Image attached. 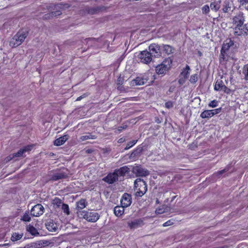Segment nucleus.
I'll list each match as a JSON object with an SVG mask.
<instances>
[{
	"instance_id": "obj_10",
	"label": "nucleus",
	"mask_w": 248,
	"mask_h": 248,
	"mask_svg": "<svg viewBox=\"0 0 248 248\" xmlns=\"http://www.w3.org/2000/svg\"><path fill=\"white\" fill-rule=\"evenodd\" d=\"M234 34L235 36H241L248 33V27L247 24H245L243 25L235 26L234 28Z\"/></svg>"
},
{
	"instance_id": "obj_38",
	"label": "nucleus",
	"mask_w": 248,
	"mask_h": 248,
	"mask_svg": "<svg viewBox=\"0 0 248 248\" xmlns=\"http://www.w3.org/2000/svg\"><path fill=\"white\" fill-rule=\"evenodd\" d=\"M210 8L212 10H214L215 11H217L218 10L219 8V6L218 4L216 3L215 2H212L210 4Z\"/></svg>"
},
{
	"instance_id": "obj_2",
	"label": "nucleus",
	"mask_w": 248,
	"mask_h": 248,
	"mask_svg": "<svg viewBox=\"0 0 248 248\" xmlns=\"http://www.w3.org/2000/svg\"><path fill=\"white\" fill-rule=\"evenodd\" d=\"M134 190L135 196L141 197L147 191V184L145 181L140 178H137L134 182Z\"/></svg>"
},
{
	"instance_id": "obj_26",
	"label": "nucleus",
	"mask_w": 248,
	"mask_h": 248,
	"mask_svg": "<svg viewBox=\"0 0 248 248\" xmlns=\"http://www.w3.org/2000/svg\"><path fill=\"white\" fill-rule=\"evenodd\" d=\"M213 116V115L211 110H204L200 115V117L202 119L209 118Z\"/></svg>"
},
{
	"instance_id": "obj_15",
	"label": "nucleus",
	"mask_w": 248,
	"mask_h": 248,
	"mask_svg": "<svg viewBox=\"0 0 248 248\" xmlns=\"http://www.w3.org/2000/svg\"><path fill=\"white\" fill-rule=\"evenodd\" d=\"M132 203V196L131 194L124 193L121 200V204L124 207L129 206Z\"/></svg>"
},
{
	"instance_id": "obj_17",
	"label": "nucleus",
	"mask_w": 248,
	"mask_h": 248,
	"mask_svg": "<svg viewBox=\"0 0 248 248\" xmlns=\"http://www.w3.org/2000/svg\"><path fill=\"white\" fill-rule=\"evenodd\" d=\"M115 173L118 175V178L121 176H124L126 173L130 172V169L127 166H124L120 167L119 169H115L114 170Z\"/></svg>"
},
{
	"instance_id": "obj_11",
	"label": "nucleus",
	"mask_w": 248,
	"mask_h": 248,
	"mask_svg": "<svg viewBox=\"0 0 248 248\" xmlns=\"http://www.w3.org/2000/svg\"><path fill=\"white\" fill-rule=\"evenodd\" d=\"M45 209L41 204L34 205L31 209V215L34 217H39L43 214Z\"/></svg>"
},
{
	"instance_id": "obj_44",
	"label": "nucleus",
	"mask_w": 248,
	"mask_h": 248,
	"mask_svg": "<svg viewBox=\"0 0 248 248\" xmlns=\"http://www.w3.org/2000/svg\"><path fill=\"white\" fill-rule=\"evenodd\" d=\"M24 153L23 149H20L17 153L13 154L14 157L21 156Z\"/></svg>"
},
{
	"instance_id": "obj_32",
	"label": "nucleus",
	"mask_w": 248,
	"mask_h": 248,
	"mask_svg": "<svg viewBox=\"0 0 248 248\" xmlns=\"http://www.w3.org/2000/svg\"><path fill=\"white\" fill-rule=\"evenodd\" d=\"M168 207L165 205H162L155 210V213L157 214H161L164 213L167 210Z\"/></svg>"
},
{
	"instance_id": "obj_34",
	"label": "nucleus",
	"mask_w": 248,
	"mask_h": 248,
	"mask_svg": "<svg viewBox=\"0 0 248 248\" xmlns=\"http://www.w3.org/2000/svg\"><path fill=\"white\" fill-rule=\"evenodd\" d=\"M87 202L85 199H80L78 201V208L83 209L87 205Z\"/></svg>"
},
{
	"instance_id": "obj_37",
	"label": "nucleus",
	"mask_w": 248,
	"mask_h": 248,
	"mask_svg": "<svg viewBox=\"0 0 248 248\" xmlns=\"http://www.w3.org/2000/svg\"><path fill=\"white\" fill-rule=\"evenodd\" d=\"M243 71L245 75V79L247 80H248V64H247L244 66Z\"/></svg>"
},
{
	"instance_id": "obj_1",
	"label": "nucleus",
	"mask_w": 248,
	"mask_h": 248,
	"mask_svg": "<svg viewBox=\"0 0 248 248\" xmlns=\"http://www.w3.org/2000/svg\"><path fill=\"white\" fill-rule=\"evenodd\" d=\"M28 34L29 31L26 30L18 31L10 40V46L12 47H16L19 46L24 41Z\"/></svg>"
},
{
	"instance_id": "obj_28",
	"label": "nucleus",
	"mask_w": 248,
	"mask_h": 248,
	"mask_svg": "<svg viewBox=\"0 0 248 248\" xmlns=\"http://www.w3.org/2000/svg\"><path fill=\"white\" fill-rule=\"evenodd\" d=\"M46 243L42 241H38L36 242L31 243L29 248H41Z\"/></svg>"
},
{
	"instance_id": "obj_53",
	"label": "nucleus",
	"mask_w": 248,
	"mask_h": 248,
	"mask_svg": "<svg viewBox=\"0 0 248 248\" xmlns=\"http://www.w3.org/2000/svg\"><path fill=\"white\" fill-rule=\"evenodd\" d=\"M176 197H177V196H176H176H172V197L171 198V200H170V201H169V199H167V202H170V203H171V202L174 201V200L176 198Z\"/></svg>"
},
{
	"instance_id": "obj_36",
	"label": "nucleus",
	"mask_w": 248,
	"mask_h": 248,
	"mask_svg": "<svg viewBox=\"0 0 248 248\" xmlns=\"http://www.w3.org/2000/svg\"><path fill=\"white\" fill-rule=\"evenodd\" d=\"M52 203L54 205H56L58 207H61L63 203L62 202V201L61 199L55 198L53 200Z\"/></svg>"
},
{
	"instance_id": "obj_13",
	"label": "nucleus",
	"mask_w": 248,
	"mask_h": 248,
	"mask_svg": "<svg viewBox=\"0 0 248 248\" xmlns=\"http://www.w3.org/2000/svg\"><path fill=\"white\" fill-rule=\"evenodd\" d=\"M132 171L137 176H146L149 174V171L140 166H136L132 169Z\"/></svg>"
},
{
	"instance_id": "obj_8",
	"label": "nucleus",
	"mask_w": 248,
	"mask_h": 248,
	"mask_svg": "<svg viewBox=\"0 0 248 248\" xmlns=\"http://www.w3.org/2000/svg\"><path fill=\"white\" fill-rule=\"evenodd\" d=\"M138 57L140 62L144 64H149L152 60L151 53L147 50L140 51L138 55Z\"/></svg>"
},
{
	"instance_id": "obj_24",
	"label": "nucleus",
	"mask_w": 248,
	"mask_h": 248,
	"mask_svg": "<svg viewBox=\"0 0 248 248\" xmlns=\"http://www.w3.org/2000/svg\"><path fill=\"white\" fill-rule=\"evenodd\" d=\"M143 224V220L141 219L134 220L129 223V226L131 228H137Z\"/></svg>"
},
{
	"instance_id": "obj_5",
	"label": "nucleus",
	"mask_w": 248,
	"mask_h": 248,
	"mask_svg": "<svg viewBox=\"0 0 248 248\" xmlns=\"http://www.w3.org/2000/svg\"><path fill=\"white\" fill-rule=\"evenodd\" d=\"M68 7L69 5L67 4H64L62 3H59L55 5L53 9L54 10V11L50 13L45 14L43 16V18L45 19H48L60 16L62 14V10Z\"/></svg>"
},
{
	"instance_id": "obj_59",
	"label": "nucleus",
	"mask_w": 248,
	"mask_h": 248,
	"mask_svg": "<svg viewBox=\"0 0 248 248\" xmlns=\"http://www.w3.org/2000/svg\"><path fill=\"white\" fill-rule=\"evenodd\" d=\"M80 108H78V112L80 111V110L79 109Z\"/></svg>"
},
{
	"instance_id": "obj_45",
	"label": "nucleus",
	"mask_w": 248,
	"mask_h": 248,
	"mask_svg": "<svg viewBox=\"0 0 248 248\" xmlns=\"http://www.w3.org/2000/svg\"><path fill=\"white\" fill-rule=\"evenodd\" d=\"M202 12L204 14H207L210 11L209 7L207 5H205L202 8Z\"/></svg>"
},
{
	"instance_id": "obj_57",
	"label": "nucleus",
	"mask_w": 248,
	"mask_h": 248,
	"mask_svg": "<svg viewBox=\"0 0 248 248\" xmlns=\"http://www.w3.org/2000/svg\"><path fill=\"white\" fill-rule=\"evenodd\" d=\"M82 98H83V97H82V96H79V97H78V101H79V100H80Z\"/></svg>"
},
{
	"instance_id": "obj_39",
	"label": "nucleus",
	"mask_w": 248,
	"mask_h": 248,
	"mask_svg": "<svg viewBox=\"0 0 248 248\" xmlns=\"http://www.w3.org/2000/svg\"><path fill=\"white\" fill-rule=\"evenodd\" d=\"M197 80L198 76L197 74H193L191 76L189 81L191 83H195Z\"/></svg>"
},
{
	"instance_id": "obj_27",
	"label": "nucleus",
	"mask_w": 248,
	"mask_h": 248,
	"mask_svg": "<svg viewBox=\"0 0 248 248\" xmlns=\"http://www.w3.org/2000/svg\"><path fill=\"white\" fill-rule=\"evenodd\" d=\"M27 230L33 235L39 234L37 230L32 225H29L27 228Z\"/></svg>"
},
{
	"instance_id": "obj_48",
	"label": "nucleus",
	"mask_w": 248,
	"mask_h": 248,
	"mask_svg": "<svg viewBox=\"0 0 248 248\" xmlns=\"http://www.w3.org/2000/svg\"><path fill=\"white\" fill-rule=\"evenodd\" d=\"M32 146L31 145H28L27 146L24 147L23 149L24 150V153L27 151H31Z\"/></svg>"
},
{
	"instance_id": "obj_41",
	"label": "nucleus",
	"mask_w": 248,
	"mask_h": 248,
	"mask_svg": "<svg viewBox=\"0 0 248 248\" xmlns=\"http://www.w3.org/2000/svg\"><path fill=\"white\" fill-rule=\"evenodd\" d=\"M62 209L64 213H65L66 214L69 215V207L67 204L63 203L62 204Z\"/></svg>"
},
{
	"instance_id": "obj_23",
	"label": "nucleus",
	"mask_w": 248,
	"mask_h": 248,
	"mask_svg": "<svg viewBox=\"0 0 248 248\" xmlns=\"http://www.w3.org/2000/svg\"><path fill=\"white\" fill-rule=\"evenodd\" d=\"M46 226L47 229L50 232L55 231L57 229L56 224L52 220L47 221L46 223Z\"/></svg>"
},
{
	"instance_id": "obj_58",
	"label": "nucleus",
	"mask_w": 248,
	"mask_h": 248,
	"mask_svg": "<svg viewBox=\"0 0 248 248\" xmlns=\"http://www.w3.org/2000/svg\"><path fill=\"white\" fill-rule=\"evenodd\" d=\"M87 152H88V153H91V150H88L87 151Z\"/></svg>"
},
{
	"instance_id": "obj_31",
	"label": "nucleus",
	"mask_w": 248,
	"mask_h": 248,
	"mask_svg": "<svg viewBox=\"0 0 248 248\" xmlns=\"http://www.w3.org/2000/svg\"><path fill=\"white\" fill-rule=\"evenodd\" d=\"M189 70L190 67L187 65L181 73L180 76H182L185 79L188 76Z\"/></svg>"
},
{
	"instance_id": "obj_29",
	"label": "nucleus",
	"mask_w": 248,
	"mask_h": 248,
	"mask_svg": "<svg viewBox=\"0 0 248 248\" xmlns=\"http://www.w3.org/2000/svg\"><path fill=\"white\" fill-rule=\"evenodd\" d=\"M96 136L93 135L91 133H87L86 135L82 136L80 138L81 141H84L88 139H95Z\"/></svg>"
},
{
	"instance_id": "obj_25",
	"label": "nucleus",
	"mask_w": 248,
	"mask_h": 248,
	"mask_svg": "<svg viewBox=\"0 0 248 248\" xmlns=\"http://www.w3.org/2000/svg\"><path fill=\"white\" fill-rule=\"evenodd\" d=\"M162 48H163V51L168 55L173 53L174 51L173 47L169 45H163Z\"/></svg>"
},
{
	"instance_id": "obj_19",
	"label": "nucleus",
	"mask_w": 248,
	"mask_h": 248,
	"mask_svg": "<svg viewBox=\"0 0 248 248\" xmlns=\"http://www.w3.org/2000/svg\"><path fill=\"white\" fill-rule=\"evenodd\" d=\"M142 77L144 78L145 82L148 84L153 83L155 79V75L150 72L144 73L142 75Z\"/></svg>"
},
{
	"instance_id": "obj_21",
	"label": "nucleus",
	"mask_w": 248,
	"mask_h": 248,
	"mask_svg": "<svg viewBox=\"0 0 248 248\" xmlns=\"http://www.w3.org/2000/svg\"><path fill=\"white\" fill-rule=\"evenodd\" d=\"M124 208L125 207H123L122 205L121 206H115L113 210L114 214L117 217L122 216L124 213Z\"/></svg>"
},
{
	"instance_id": "obj_43",
	"label": "nucleus",
	"mask_w": 248,
	"mask_h": 248,
	"mask_svg": "<svg viewBox=\"0 0 248 248\" xmlns=\"http://www.w3.org/2000/svg\"><path fill=\"white\" fill-rule=\"evenodd\" d=\"M228 170V169L225 168L221 170L218 171L214 174L216 175L217 177H220L222 174H223L225 172H227Z\"/></svg>"
},
{
	"instance_id": "obj_14",
	"label": "nucleus",
	"mask_w": 248,
	"mask_h": 248,
	"mask_svg": "<svg viewBox=\"0 0 248 248\" xmlns=\"http://www.w3.org/2000/svg\"><path fill=\"white\" fill-rule=\"evenodd\" d=\"M245 20V16L244 14L239 12L233 17V23L235 26L243 25L244 21Z\"/></svg>"
},
{
	"instance_id": "obj_18",
	"label": "nucleus",
	"mask_w": 248,
	"mask_h": 248,
	"mask_svg": "<svg viewBox=\"0 0 248 248\" xmlns=\"http://www.w3.org/2000/svg\"><path fill=\"white\" fill-rule=\"evenodd\" d=\"M67 176V174L61 171H57L54 173L51 176L50 180L52 181H57L60 179L65 178Z\"/></svg>"
},
{
	"instance_id": "obj_35",
	"label": "nucleus",
	"mask_w": 248,
	"mask_h": 248,
	"mask_svg": "<svg viewBox=\"0 0 248 248\" xmlns=\"http://www.w3.org/2000/svg\"><path fill=\"white\" fill-rule=\"evenodd\" d=\"M142 147L138 146L131 154V156H134L140 153L142 151Z\"/></svg>"
},
{
	"instance_id": "obj_30",
	"label": "nucleus",
	"mask_w": 248,
	"mask_h": 248,
	"mask_svg": "<svg viewBox=\"0 0 248 248\" xmlns=\"http://www.w3.org/2000/svg\"><path fill=\"white\" fill-rule=\"evenodd\" d=\"M23 235V233H19L16 232L13 233L11 236V240L13 242L18 241L22 237Z\"/></svg>"
},
{
	"instance_id": "obj_42",
	"label": "nucleus",
	"mask_w": 248,
	"mask_h": 248,
	"mask_svg": "<svg viewBox=\"0 0 248 248\" xmlns=\"http://www.w3.org/2000/svg\"><path fill=\"white\" fill-rule=\"evenodd\" d=\"M21 220H22L24 221H28V222L30 221L31 220V218L29 215V213H26L22 217Z\"/></svg>"
},
{
	"instance_id": "obj_22",
	"label": "nucleus",
	"mask_w": 248,
	"mask_h": 248,
	"mask_svg": "<svg viewBox=\"0 0 248 248\" xmlns=\"http://www.w3.org/2000/svg\"><path fill=\"white\" fill-rule=\"evenodd\" d=\"M67 139L66 135L60 137L54 140V144L56 146H60L62 145L67 140Z\"/></svg>"
},
{
	"instance_id": "obj_46",
	"label": "nucleus",
	"mask_w": 248,
	"mask_h": 248,
	"mask_svg": "<svg viewBox=\"0 0 248 248\" xmlns=\"http://www.w3.org/2000/svg\"><path fill=\"white\" fill-rule=\"evenodd\" d=\"M173 220L172 219H170L167 221L165 222L163 224V226L167 227L170 225H171L173 224Z\"/></svg>"
},
{
	"instance_id": "obj_33",
	"label": "nucleus",
	"mask_w": 248,
	"mask_h": 248,
	"mask_svg": "<svg viewBox=\"0 0 248 248\" xmlns=\"http://www.w3.org/2000/svg\"><path fill=\"white\" fill-rule=\"evenodd\" d=\"M137 142L138 140H132V141L128 142L127 143L125 147L124 148V150H127L129 149L130 148L134 146L137 143Z\"/></svg>"
},
{
	"instance_id": "obj_56",
	"label": "nucleus",
	"mask_w": 248,
	"mask_h": 248,
	"mask_svg": "<svg viewBox=\"0 0 248 248\" xmlns=\"http://www.w3.org/2000/svg\"><path fill=\"white\" fill-rule=\"evenodd\" d=\"M90 40H91V38H86V39H85L84 40V42H88V41Z\"/></svg>"
},
{
	"instance_id": "obj_9",
	"label": "nucleus",
	"mask_w": 248,
	"mask_h": 248,
	"mask_svg": "<svg viewBox=\"0 0 248 248\" xmlns=\"http://www.w3.org/2000/svg\"><path fill=\"white\" fill-rule=\"evenodd\" d=\"M214 90L217 91H222L228 94L231 93V90L225 85L223 81L221 79H217L214 86Z\"/></svg>"
},
{
	"instance_id": "obj_7",
	"label": "nucleus",
	"mask_w": 248,
	"mask_h": 248,
	"mask_svg": "<svg viewBox=\"0 0 248 248\" xmlns=\"http://www.w3.org/2000/svg\"><path fill=\"white\" fill-rule=\"evenodd\" d=\"M161 50V46L157 44L152 43L149 46V52L151 53L152 57H160L162 55Z\"/></svg>"
},
{
	"instance_id": "obj_12",
	"label": "nucleus",
	"mask_w": 248,
	"mask_h": 248,
	"mask_svg": "<svg viewBox=\"0 0 248 248\" xmlns=\"http://www.w3.org/2000/svg\"><path fill=\"white\" fill-rule=\"evenodd\" d=\"M102 180L108 184H112L118 180V178L117 173L114 171L108 173Z\"/></svg>"
},
{
	"instance_id": "obj_3",
	"label": "nucleus",
	"mask_w": 248,
	"mask_h": 248,
	"mask_svg": "<svg viewBox=\"0 0 248 248\" xmlns=\"http://www.w3.org/2000/svg\"><path fill=\"white\" fill-rule=\"evenodd\" d=\"M233 41L231 38H228L224 41L219 56V61L220 62L228 61V52L230 47L233 46Z\"/></svg>"
},
{
	"instance_id": "obj_47",
	"label": "nucleus",
	"mask_w": 248,
	"mask_h": 248,
	"mask_svg": "<svg viewBox=\"0 0 248 248\" xmlns=\"http://www.w3.org/2000/svg\"><path fill=\"white\" fill-rule=\"evenodd\" d=\"M221 110L222 108H219L215 109H212L211 110V111L212 112L213 115L214 116L216 114L219 113L221 112Z\"/></svg>"
},
{
	"instance_id": "obj_55",
	"label": "nucleus",
	"mask_w": 248,
	"mask_h": 248,
	"mask_svg": "<svg viewBox=\"0 0 248 248\" xmlns=\"http://www.w3.org/2000/svg\"><path fill=\"white\" fill-rule=\"evenodd\" d=\"M14 157H15L13 156V154L12 155H10L8 156L7 157V161H10L11 160H12Z\"/></svg>"
},
{
	"instance_id": "obj_6",
	"label": "nucleus",
	"mask_w": 248,
	"mask_h": 248,
	"mask_svg": "<svg viewBox=\"0 0 248 248\" xmlns=\"http://www.w3.org/2000/svg\"><path fill=\"white\" fill-rule=\"evenodd\" d=\"M80 215L83 218L91 222H96L100 217V216L96 212H88L85 210L80 211Z\"/></svg>"
},
{
	"instance_id": "obj_20",
	"label": "nucleus",
	"mask_w": 248,
	"mask_h": 248,
	"mask_svg": "<svg viewBox=\"0 0 248 248\" xmlns=\"http://www.w3.org/2000/svg\"><path fill=\"white\" fill-rule=\"evenodd\" d=\"M132 84L133 85H142L146 84V83L145 82L144 78L142 75L141 76L137 77L136 78L132 80Z\"/></svg>"
},
{
	"instance_id": "obj_16",
	"label": "nucleus",
	"mask_w": 248,
	"mask_h": 248,
	"mask_svg": "<svg viewBox=\"0 0 248 248\" xmlns=\"http://www.w3.org/2000/svg\"><path fill=\"white\" fill-rule=\"evenodd\" d=\"M105 10L106 7L103 6L94 7H87L85 9V12L90 15H94L105 11Z\"/></svg>"
},
{
	"instance_id": "obj_4",
	"label": "nucleus",
	"mask_w": 248,
	"mask_h": 248,
	"mask_svg": "<svg viewBox=\"0 0 248 248\" xmlns=\"http://www.w3.org/2000/svg\"><path fill=\"white\" fill-rule=\"evenodd\" d=\"M172 60L165 59L160 64L155 67V72L158 75L164 76L170 69Z\"/></svg>"
},
{
	"instance_id": "obj_49",
	"label": "nucleus",
	"mask_w": 248,
	"mask_h": 248,
	"mask_svg": "<svg viewBox=\"0 0 248 248\" xmlns=\"http://www.w3.org/2000/svg\"><path fill=\"white\" fill-rule=\"evenodd\" d=\"M127 126L126 125H124L123 126H120L118 127V130L119 132H121L123 130L127 128Z\"/></svg>"
},
{
	"instance_id": "obj_50",
	"label": "nucleus",
	"mask_w": 248,
	"mask_h": 248,
	"mask_svg": "<svg viewBox=\"0 0 248 248\" xmlns=\"http://www.w3.org/2000/svg\"><path fill=\"white\" fill-rule=\"evenodd\" d=\"M239 3L241 5L243 6L248 3V0H239Z\"/></svg>"
},
{
	"instance_id": "obj_51",
	"label": "nucleus",
	"mask_w": 248,
	"mask_h": 248,
	"mask_svg": "<svg viewBox=\"0 0 248 248\" xmlns=\"http://www.w3.org/2000/svg\"><path fill=\"white\" fill-rule=\"evenodd\" d=\"M123 81L124 79L121 78V77H119L117 79V84L118 85H122L123 84Z\"/></svg>"
},
{
	"instance_id": "obj_40",
	"label": "nucleus",
	"mask_w": 248,
	"mask_h": 248,
	"mask_svg": "<svg viewBox=\"0 0 248 248\" xmlns=\"http://www.w3.org/2000/svg\"><path fill=\"white\" fill-rule=\"evenodd\" d=\"M218 102L217 100H213L208 104V106L211 108H215L218 106Z\"/></svg>"
},
{
	"instance_id": "obj_52",
	"label": "nucleus",
	"mask_w": 248,
	"mask_h": 248,
	"mask_svg": "<svg viewBox=\"0 0 248 248\" xmlns=\"http://www.w3.org/2000/svg\"><path fill=\"white\" fill-rule=\"evenodd\" d=\"M165 106L167 108H170L172 107V104L170 102H168L165 103Z\"/></svg>"
},
{
	"instance_id": "obj_54",
	"label": "nucleus",
	"mask_w": 248,
	"mask_h": 248,
	"mask_svg": "<svg viewBox=\"0 0 248 248\" xmlns=\"http://www.w3.org/2000/svg\"><path fill=\"white\" fill-rule=\"evenodd\" d=\"M125 141V139L124 137H123L118 140V142L119 143H122L124 142Z\"/></svg>"
}]
</instances>
